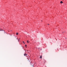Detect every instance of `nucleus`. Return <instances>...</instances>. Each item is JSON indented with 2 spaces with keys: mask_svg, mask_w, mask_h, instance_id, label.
<instances>
[{
  "mask_svg": "<svg viewBox=\"0 0 67 67\" xmlns=\"http://www.w3.org/2000/svg\"><path fill=\"white\" fill-rule=\"evenodd\" d=\"M31 66H34V64L33 63H31Z\"/></svg>",
  "mask_w": 67,
  "mask_h": 67,
  "instance_id": "obj_1",
  "label": "nucleus"
},
{
  "mask_svg": "<svg viewBox=\"0 0 67 67\" xmlns=\"http://www.w3.org/2000/svg\"><path fill=\"white\" fill-rule=\"evenodd\" d=\"M0 31H4V33H5V31H4V30H0Z\"/></svg>",
  "mask_w": 67,
  "mask_h": 67,
  "instance_id": "obj_2",
  "label": "nucleus"
},
{
  "mask_svg": "<svg viewBox=\"0 0 67 67\" xmlns=\"http://www.w3.org/2000/svg\"><path fill=\"white\" fill-rule=\"evenodd\" d=\"M40 58H42V56L41 55L40 57Z\"/></svg>",
  "mask_w": 67,
  "mask_h": 67,
  "instance_id": "obj_3",
  "label": "nucleus"
},
{
  "mask_svg": "<svg viewBox=\"0 0 67 67\" xmlns=\"http://www.w3.org/2000/svg\"><path fill=\"white\" fill-rule=\"evenodd\" d=\"M63 3V2H62V1H60V3L62 4V3Z\"/></svg>",
  "mask_w": 67,
  "mask_h": 67,
  "instance_id": "obj_4",
  "label": "nucleus"
},
{
  "mask_svg": "<svg viewBox=\"0 0 67 67\" xmlns=\"http://www.w3.org/2000/svg\"><path fill=\"white\" fill-rule=\"evenodd\" d=\"M24 56H26L27 55L25 53L24 54Z\"/></svg>",
  "mask_w": 67,
  "mask_h": 67,
  "instance_id": "obj_5",
  "label": "nucleus"
},
{
  "mask_svg": "<svg viewBox=\"0 0 67 67\" xmlns=\"http://www.w3.org/2000/svg\"><path fill=\"white\" fill-rule=\"evenodd\" d=\"M18 34H18V33H16V35H18Z\"/></svg>",
  "mask_w": 67,
  "mask_h": 67,
  "instance_id": "obj_6",
  "label": "nucleus"
},
{
  "mask_svg": "<svg viewBox=\"0 0 67 67\" xmlns=\"http://www.w3.org/2000/svg\"><path fill=\"white\" fill-rule=\"evenodd\" d=\"M29 42V41H27V43H29V42Z\"/></svg>",
  "mask_w": 67,
  "mask_h": 67,
  "instance_id": "obj_7",
  "label": "nucleus"
},
{
  "mask_svg": "<svg viewBox=\"0 0 67 67\" xmlns=\"http://www.w3.org/2000/svg\"><path fill=\"white\" fill-rule=\"evenodd\" d=\"M0 30H3L1 28H0Z\"/></svg>",
  "mask_w": 67,
  "mask_h": 67,
  "instance_id": "obj_8",
  "label": "nucleus"
},
{
  "mask_svg": "<svg viewBox=\"0 0 67 67\" xmlns=\"http://www.w3.org/2000/svg\"><path fill=\"white\" fill-rule=\"evenodd\" d=\"M26 46H27V45H26V44L25 45V47H26Z\"/></svg>",
  "mask_w": 67,
  "mask_h": 67,
  "instance_id": "obj_9",
  "label": "nucleus"
},
{
  "mask_svg": "<svg viewBox=\"0 0 67 67\" xmlns=\"http://www.w3.org/2000/svg\"><path fill=\"white\" fill-rule=\"evenodd\" d=\"M34 65H36V63H35V64H34Z\"/></svg>",
  "mask_w": 67,
  "mask_h": 67,
  "instance_id": "obj_10",
  "label": "nucleus"
},
{
  "mask_svg": "<svg viewBox=\"0 0 67 67\" xmlns=\"http://www.w3.org/2000/svg\"><path fill=\"white\" fill-rule=\"evenodd\" d=\"M18 42H19V41H20L19 40V39H18Z\"/></svg>",
  "mask_w": 67,
  "mask_h": 67,
  "instance_id": "obj_11",
  "label": "nucleus"
},
{
  "mask_svg": "<svg viewBox=\"0 0 67 67\" xmlns=\"http://www.w3.org/2000/svg\"><path fill=\"white\" fill-rule=\"evenodd\" d=\"M44 60V62H46V61L45 60Z\"/></svg>",
  "mask_w": 67,
  "mask_h": 67,
  "instance_id": "obj_12",
  "label": "nucleus"
},
{
  "mask_svg": "<svg viewBox=\"0 0 67 67\" xmlns=\"http://www.w3.org/2000/svg\"><path fill=\"white\" fill-rule=\"evenodd\" d=\"M24 41L23 42V43H24Z\"/></svg>",
  "mask_w": 67,
  "mask_h": 67,
  "instance_id": "obj_13",
  "label": "nucleus"
},
{
  "mask_svg": "<svg viewBox=\"0 0 67 67\" xmlns=\"http://www.w3.org/2000/svg\"><path fill=\"white\" fill-rule=\"evenodd\" d=\"M17 40H18V38H16Z\"/></svg>",
  "mask_w": 67,
  "mask_h": 67,
  "instance_id": "obj_14",
  "label": "nucleus"
},
{
  "mask_svg": "<svg viewBox=\"0 0 67 67\" xmlns=\"http://www.w3.org/2000/svg\"><path fill=\"white\" fill-rule=\"evenodd\" d=\"M23 43L24 44H25V42H24Z\"/></svg>",
  "mask_w": 67,
  "mask_h": 67,
  "instance_id": "obj_15",
  "label": "nucleus"
},
{
  "mask_svg": "<svg viewBox=\"0 0 67 67\" xmlns=\"http://www.w3.org/2000/svg\"><path fill=\"white\" fill-rule=\"evenodd\" d=\"M48 25H49V24H48Z\"/></svg>",
  "mask_w": 67,
  "mask_h": 67,
  "instance_id": "obj_16",
  "label": "nucleus"
},
{
  "mask_svg": "<svg viewBox=\"0 0 67 67\" xmlns=\"http://www.w3.org/2000/svg\"><path fill=\"white\" fill-rule=\"evenodd\" d=\"M65 31H64L63 32H65Z\"/></svg>",
  "mask_w": 67,
  "mask_h": 67,
  "instance_id": "obj_17",
  "label": "nucleus"
},
{
  "mask_svg": "<svg viewBox=\"0 0 67 67\" xmlns=\"http://www.w3.org/2000/svg\"><path fill=\"white\" fill-rule=\"evenodd\" d=\"M62 33H64V32H62Z\"/></svg>",
  "mask_w": 67,
  "mask_h": 67,
  "instance_id": "obj_18",
  "label": "nucleus"
},
{
  "mask_svg": "<svg viewBox=\"0 0 67 67\" xmlns=\"http://www.w3.org/2000/svg\"><path fill=\"white\" fill-rule=\"evenodd\" d=\"M20 40V38L19 39V40Z\"/></svg>",
  "mask_w": 67,
  "mask_h": 67,
  "instance_id": "obj_19",
  "label": "nucleus"
},
{
  "mask_svg": "<svg viewBox=\"0 0 67 67\" xmlns=\"http://www.w3.org/2000/svg\"><path fill=\"white\" fill-rule=\"evenodd\" d=\"M42 21H42V20L41 21L42 22Z\"/></svg>",
  "mask_w": 67,
  "mask_h": 67,
  "instance_id": "obj_20",
  "label": "nucleus"
},
{
  "mask_svg": "<svg viewBox=\"0 0 67 67\" xmlns=\"http://www.w3.org/2000/svg\"><path fill=\"white\" fill-rule=\"evenodd\" d=\"M65 39H66V38H65Z\"/></svg>",
  "mask_w": 67,
  "mask_h": 67,
  "instance_id": "obj_21",
  "label": "nucleus"
},
{
  "mask_svg": "<svg viewBox=\"0 0 67 67\" xmlns=\"http://www.w3.org/2000/svg\"><path fill=\"white\" fill-rule=\"evenodd\" d=\"M8 32H9V31H8Z\"/></svg>",
  "mask_w": 67,
  "mask_h": 67,
  "instance_id": "obj_22",
  "label": "nucleus"
},
{
  "mask_svg": "<svg viewBox=\"0 0 67 67\" xmlns=\"http://www.w3.org/2000/svg\"><path fill=\"white\" fill-rule=\"evenodd\" d=\"M11 31H12V30H10Z\"/></svg>",
  "mask_w": 67,
  "mask_h": 67,
  "instance_id": "obj_23",
  "label": "nucleus"
},
{
  "mask_svg": "<svg viewBox=\"0 0 67 67\" xmlns=\"http://www.w3.org/2000/svg\"><path fill=\"white\" fill-rule=\"evenodd\" d=\"M33 67H35V66H33Z\"/></svg>",
  "mask_w": 67,
  "mask_h": 67,
  "instance_id": "obj_24",
  "label": "nucleus"
},
{
  "mask_svg": "<svg viewBox=\"0 0 67 67\" xmlns=\"http://www.w3.org/2000/svg\"><path fill=\"white\" fill-rule=\"evenodd\" d=\"M63 1H64V0H63Z\"/></svg>",
  "mask_w": 67,
  "mask_h": 67,
  "instance_id": "obj_25",
  "label": "nucleus"
},
{
  "mask_svg": "<svg viewBox=\"0 0 67 67\" xmlns=\"http://www.w3.org/2000/svg\"><path fill=\"white\" fill-rule=\"evenodd\" d=\"M32 40H33V39H32Z\"/></svg>",
  "mask_w": 67,
  "mask_h": 67,
  "instance_id": "obj_26",
  "label": "nucleus"
}]
</instances>
